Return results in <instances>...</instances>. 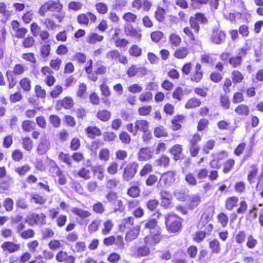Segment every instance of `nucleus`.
Segmentation results:
<instances>
[{
    "instance_id": "nucleus-1",
    "label": "nucleus",
    "mask_w": 263,
    "mask_h": 263,
    "mask_svg": "<svg viewBox=\"0 0 263 263\" xmlns=\"http://www.w3.org/2000/svg\"><path fill=\"white\" fill-rule=\"evenodd\" d=\"M165 225L168 231L172 233L178 232L182 227V219L174 214L165 216Z\"/></svg>"
},
{
    "instance_id": "nucleus-2",
    "label": "nucleus",
    "mask_w": 263,
    "mask_h": 263,
    "mask_svg": "<svg viewBox=\"0 0 263 263\" xmlns=\"http://www.w3.org/2000/svg\"><path fill=\"white\" fill-rule=\"evenodd\" d=\"M63 6L59 1L50 0L42 5L38 10L40 16L45 15L46 13L49 11L51 12H60L62 10Z\"/></svg>"
},
{
    "instance_id": "nucleus-3",
    "label": "nucleus",
    "mask_w": 263,
    "mask_h": 263,
    "mask_svg": "<svg viewBox=\"0 0 263 263\" xmlns=\"http://www.w3.org/2000/svg\"><path fill=\"white\" fill-rule=\"evenodd\" d=\"M139 165L137 163L132 162L129 163L124 167L123 173V179L126 181L131 180L137 172Z\"/></svg>"
},
{
    "instance_id": "nucleus-4",
    "label": "nucleus",
    "mask_w": 263,
    "mask_h": 263,
    "mask_svg": "<svg viewBox=\"0 0 263 263\" xmlns=\"http://www.w3.org/2000/svg\"><path fill=\"white\" fill-rule=\"evenodd\" d=\"M46 215L43 213L40 214L32 213L27 217L26 222L30 226H33L34 224L44 225L46 223Z\"/></svg>"
},
{
    "instance_id": "nucleus-5",
    "label": "nucleus",
    "mask_w": 263,
    "mask_h": 263,
    "mask_svg": "<svg viewBox=\"0 0 263 263\" xmlns=\"http://www.w3.org/2000/svg\"><path fill=\"white\" fill-rule=\"evenodd\" d=\"M226 37V33L224 31L214 28L210 36V41L213 44L219 45L225 42Z\"/></svg>"
},
{
    "instance_id": "nucleus-6",
    "label": "nucleus",
    "mask_w": 263,
    "mask_h": 263,
    "mask_svg": "<svg viewBox=\"0 0 263 263\" xmlns=\"http://www.w3.org/2000/svg\"><path fill=\"white\" fill-rule=\"evenodd\" d=\"M201 140L200 136L198 134L193 136L189 142V151L192 157H196L199 153L200 147L198 143Z\"/></svg>"
},
{
    "instance_id": "nucleus-7",
    "label": "nucleus",
    "mask_w": 263,
    "mask_h": 263,
    "mask_svg": "<svg viewBox=\"0 0 263 263\" xmlns=\"http://www.w3.org/2000/svg\"><path fill=\"white\" fill-rule=\"evenodd\" d=\"M147 70L144 67L140 66L137 65H132L127 71V74L128 77H133L137 74L138 76H143L146 74Z\"/></svg>"
},
{
    "instance_id": "nucleus-8",
    "label": "nucleus",
    "mask_w": 263,
    "mask_h": 263,
    "mask_svg": "<svg viewBox=\"0 0 263 263\" xmlns=\"http://www.w3.org/2000/svg\"><path fill=\"white\" fill-rule=\"evenodd\" d=\"M124 32L127 36H130L132 38L137 39L140 41L141 37V34L140 31H137L134 28L132 25L129 23H126L124 27Z\"/></svg>"
},
{
    "instance_id": "nucleus-9",
    "label": "nucleus",
    "mask_w": 263,
    "mask_h": 263,
    "mask_svg": "<svg viewBox=\"0 0 263 263\" xmlns=\"http://www.w3.org/2000/svg\"><path fill=\"white\" fill-rule=\"evenodd\" d=\"M154 153V149L151 147L141 148L138 153V160H148L153 157Z\"/></svg>"
},
{
    "instance_id": "nucleus-10",
    "label": "nucleus",
    "mask_w": 263,
    "mask_h": 263,
    "mask_svg": "<svg viewBox=\"0 0 263 263\" xmlns=\"http://www.w3.org/2000/svg\"><path fill=\"white\" fill-rule=\"evenodd\" d=\"M50 142L46 137H42L37 147V153L40 155H44L49 150Z\"/></svg>"
},
{
    "instance_id": "nucleus-11",
    "label": "nucleus",
    "mask_w": 263,
    "mask_h": 263,
    "mask_svg": "<svg viewBox=\"0 0 263 263\" xmlns=\"http://www.w3.org/2000/svg\"><path fill=\"white\" fill-rule=\"evenodd\" d=\"M157 224V221L155 219H152L146 222L144 227L145 229L149 230V233L160 234V228Z\"/></svg>"
},
{
    "instance_id": "nucleus-12",
    "label": "nucleus",
    "mask_w": 263,
    "mask_h": 263,
    "mask_svg": "<svg viewBox=\"0 0 263 263\" xmlns=\"http://www.w3.org/2000/svg\"><path fill=\"white\" fill-rule=\"evenodd\" d=\"M175 172L169 171L162 175L161 180L164 182L166 186H170L175 181Z\"/></svg>"
},
{
    "instance_id": "nucleus-13",
    "label": "nucleus",
    "mask_w": 263,
    "mask_h": 263,
    "mask_svg": "<svg viewBox=\"0 0 263 263\" xmlns=\"http://www.w3.org/2000/svg\"><path fill=\"white\" fill-rule=\"evenodd\" d=\"M160 234H151L147 236L144 238V243L149 246H154L158 243L161 240Z\"/></svg>"
},
{
    "instance_id": "nucleus-14",
    "label": "nucleus",
    "mask_w": 263,
    "mask_h": 263,
    "mask_svg": "<svg viewBox=\"0 0 263 263\" xmlns=\"http://www.w3.org/2000/svg\"><path fill=\"white\" fill-rule=\"evenodd\" d=\"M74 102L73 99L69 97L64 98L62 100L59 101L57 103V107L59 109L62 107L66 109H70L73 106Z\"/></svg>"
},
{
    "instance_id": "nucleus-15",
    "label": "nucleus",
    "mask_w": 263,
    "mask_h": 263,
    "mask_svg": "<svg viewBox=\"0 0 263 263\" xmlns=\"http://www.w3.org/2000/svg\"><path fill=\"white\" fill-rule=\"evenodd\" d=\"M2 248L4 251L7 250L9 253H11L19 250L21 246L13 242L5 241L2 244Z\"/></svg>"
},
{
    "instance_id": "nucleus-16",
    "label": "nucleus",
    "mask_w": 263,
    "mask_h": 263,
    "mask_svg": "<svg viewBox=\"0 0 263 263\" xmlns=\"http://www.w3.org/2000/svg\"><path fill=\"white\" fill-rule=\"evenodd\" d=\"M149 123L145 120H139L136 121L135 122V132L134 136L136 135L138 130L141 132H145L148 129Z\"/></svg>"
},
{
    "instance_id": "nucleus-17",
    "label": "nucleus",
    "mask_w": 263,
    "mask_h": 263,
    "mask_svg": "<svg viewBox=\"0 0 263 263\" xmlns=\"http://www.w3.org/2000/svg\"><path fill=\"white\" fill-rule=\"evenodd\" d=\"M85 132L88 137L91 139H94L96 136L102 134L101 130L97 126H88L86 128Z\"/></svg>"
},
{
    "instance_id": "nucleus-18",
    "label": "nucleus",
    "mask_w": 263,
    "mask_h": 263,
    "mask_svg": "<svg viewBox=\"0 0 263 263\" xmlns=\"http://www.w3.org/2000/svg\"><path fill=\"white\" fill-rule=\"evenodd\" d=\"M170 153L174 156V159L175 161L181 158V155L182 152V147L180 144H175L170 150Z\"/></svg>"
},
{
    "instance_id": "nucleus-19",
    "label": "nucleus",
    "mask_w": 263,
    "mask_h": 263,
    "mask_svg": "<svg viewBox=\"0 0 263 263\" xmlns=\"http://www.w3.org/2000/svg\"><path fill=\"white\" fill-rule=\"evenodd\" d=\"M209 248L211 249L212 252L214 254H219L221 251L220 244L217 239L210 241Z\"/></svg>"
},
{
    "instance_id": "nucleus-20",
    "label": "nucleus",
    "mask_w": 263,
    "mask_h": 263,
    "mask_svg": "<svg viewBox=\"0 0 263 263\" xmlns=\"http://www.w3.org/2000/svg\"><path fill=\"white\" fill-rule=\"evenodd\" d=\"M104 39L102 35H99L97 33H91L86 38V41L90 44H95L97 42H101Z\"/></svg>"
},
{
    "instance_id": "nucleus-21",
    "label": "nucleus",
    "mask_w": 263,
    "mask_h": 263,
    "mask_svg": "<svg viewBox=\"0 0 263 263\" xmlns=\"http://www.w3.org/2000/svg\"><path fill=\"white\" fill-rule=\"evenodd\" d=\"M97 118L103 122L108 121L111 118V112L107 110H99L97 113Z\"/></svg>"
},
{
    "instance_id": "nucleus-22",
    "label": "nucleus",
    "mask_w": 263,
    "mask_h": 263,
    "mask_svg": "<svg viewBox=\"0 0 263 263\" xmlns=\"http://www.w3.org/2000/svg\"><path fill=\"white\" fill-rule=\"evenodd\" d=\"M139 233V229L135 228L130 229L126 234L125 239L127 241H131L136 239Z\"/></svg>"
},
{
    "instance_id": "nucleus-23",
    "label": "nucleus",
    "mask_w": 263,
    "mask_h": 263,
    "mask_svg": "<svg viewBox=\"0 0 263 263\" xmlns=\"http://www.w3.org/2000/svg\"><path fill=\"white\" fill-rule=\"evenodd\" d=\"M186 255L181 251L177 252L173 257L174 263H187Z\"/></svg>"
},
{
    "instance_id": "nucleus-24",
    "label": "nucleus",
    "mask_w": 263,
    "mask_h": 263,
    "mask_svg": "<svg viewBox=\"0 0 263 263\" xmlns=\"http://www.w3.org/2000/svg\"><path fill=\"white\" fill-rule=\"evenodd\" d=\"M53 171L56 176L59 177L58 182L60 185H64L66 182V178L59 167H53Z\"/></svg>"
},
{
    "instance_id": "nucleus-25",
    "label": "nucleus",
    "mask_w": 263,
    "mask_h": 263,
    "mask_svg": "<svg viewBox=\"0 0 263 263\" xmlns=\"http://www.w3.org/2000/svg\"><path fill=\"white\" fill-rule=\"evenodd\" d=\"M235 112L239 115L247 116L249 114L250 110L247 105L240 104L235 108Z\"/></svg>"
},
{
    "instance_id": "nucleus-26",
    "label": "nucleus",
    "mask_w": 263,
    "mask_h": 263,
    "mask_svg": "<svg viewBox=\"0 0 263 263\" xmlns=\"http://www.w3.org/2000/svg\"><path fill=\"white\" fill-rule=\"evenodd\" d=\"M174 195L178 200L182 201L185 200L187 197V193L184 189L176 190L174 192Z\"/></svg>"
},
{
    "instance_id": "nucleus-27",
    "label": "nucleus",
    "mask_w": 263,
    "mask_h": 263,
    "mask_svg": "<svg viewBox=\"0 0 263 263\" xmlns=\"http://www.w3.org/2000/svg\"><path fill=\"white\" fill-rule=\"evenodd\" d=\"M72 212L74 214L82 218L88 217L90 216L91 215L89 211H85L84 210L78 208H73L72 210Z\"/></svg>"
},
{
    "instance_id": "nucleus-28",
    "label": "nucleus",
    "mask_w": 263,
    "mask_h": 263,
    "mask_svg": "<svg viewBox=\"0 0 263 263\" xmlns=\"http://www.w3.org/2000/svg\"><path fill=\"white\" fill-rule=\"evenodd\" d=\"M101 223L102 220L101 219H95L88 227L89 232L93 233L98 231Z\"/></svg>"
},
{
    "instance_id": "nucleus-29",
    "label": "nucleus",
    "mask_w": 263,
    "mask_h": 263,
    "mask_svg": "<svg viewBox=\"0 0 263 263\" xmlns=\"http://www.w3.org/2000/svg\"><path fill=\"white\" fill-rule=\"evenodd\" d=\"M23 129L25 132H30L35 128V124L33 121L25 120L22 124Z\"/></svg>"
},
{
    "instance_id": "nucleus-30",
    "label": "nucleus",
    "mask_w": 263,
    "mask_h": 263,
    "mask_svg": "<svg viewBox=\"0 0 263 263\" xmlns=\"http://www.w3.org/2000/svg\"><path fill=\"white\" fill-rule=\"evenodd\" d=\"M111 205L114 212L119 211L122 213L124 210V206L122 201L118 199L112 202Z\"/></svg>"
},
{
    "instance_id": "nucleus-31",
    "label": "nucleus",
    "mask_w": 263,
    "mask_h": 263,
    "mask_svg": "<svg viewBox=\"0 0 263 263\" xmlns=\"http://www.w3.org/2000/svg\"><path fill=\"white\" fill-rule=\"evenodd\" d=\"M150 253V250L147 246H141L138 248L135 256L137 257L145 256Z\"/></svg>"
},
{
    "instance_id": "nucleus-32",
    "label": "nucleus",
    "mask_w": 263,
    "mask_h": 263,
    "mask_svg": "<svg viewBox=\"0 0 263 263\" xmlns=\"http://www.w3.org/2000/svg\"><path fill=\"white\" fill-rule=\"evenodd\" d=\"M170 161V159L168 157L163 155L155 160V164L158 166L166 167L168 165Z\"/></svg>"
},
{
    "instance_id": "nucleus-33",
    "label": "nucleus",
    "mask_w": 263,
    "mask_h": 263,
    "mask_svg": "<svg viewBox=\"0 0 263 263\" xmlns=\"http://www.w3.org/2000/svg\"><path fill=\"white\" fill-rule=\"evenodd\" d=\"M13 183L12 179L8 176L4 179L1 178L0 179V187L3 189L6 190H8L9 186Z\"/></svg>"
},
{
    "instance_id": "nucleus-34",
    "label": "nucleus",
    "mask_w": 263,
    "mask_h": 263,
    "mask_svg": "<svg viewBox=\"0 0 263 263\" xmlns=\"http://www.w3.org/2000/svg\"><path fill=\"white\" fill-rule=\"evenodd\" d=\"M20 85L25 91H29L31 90V81L28 78L22 79L20 82Z\"/></svg>"
},
{
    "instance_id": "nucleus-35",
    "label": "nucleus",
    "mask_w": 263,
    "mask_h": 263,
    "mask_svg": "<svg viewBox=\"0 0 263 263\" xmlns=\"http://www.w3.org/2000/svg\"><path fill=\"white\" fill-rule=\"evenodd\" d=\"M238 201V199L236 197L229 198L226 202V209L229 210H232L236 205Z\"/></svg>"
},
{
    "instance_id": "nucleus-36",
    "label": "nucleus",
    "mask_w": 263,
    "mask_h": 263,
    "mask_svg": "<svg viewBox=\"0 0 263 263\" xmlns=\"http://www.w3.org/2000/svg\"><path fill=\"white\" fill-rule=\"evenodd\" d=\"M154 134L157 138L167 136V132L162 126H159L155 128Z\"/></svg>"
},
{
    "instance_id": "nucleus-37",
    "label": "nucleus",
    "mask_w": 263,
    "mask_h": 263,
    "mask_svg": "<svg viewBox=\"0 0 263 263\" xmlns=\"http://www.w3.org/2000/svg\"><path fill=\"white\" fill-rule=\"evenodd\" d=\"M195 173L198 179H204L208 176L209 171L206 168H202L196 170Z\"/></svg>"
},
{
    "instance_id": "nucleus-38",
    "label": "nucleus",
    "mask_w": 263,
    "mask_h": 263,
    "mask_svg": "<svg viewBox=\"0 0 263 263\" xmlns=\"http://www.w3.org/2000/svg\"><path fill=\"white\" fill-rule=\"evenodd\" d=\"M128 52L130 55L138 57L142 54V49L137 45H133L129 48Z\"/></svg>"
},
{
    "instance_id": "nucleus-39",
    "label": "nucleus",
    "mask_w": 263,
    "mask_h": 263,
    "mask_svg": "<svg viewBox=\"0 0 263 263\" xmlns=\"http://www.w3.org/2000/svg\"><path fill=\"white\" fill-rule=\"evenodd\" d=\"M185 91L186 90H184L182 87H177L173 92L172 96L173 98L178 101H181Z\"/></svg>"
},
{
    "instance_id": "nucleus-40",
    "label": "nucleus",
    "mask_w": 263,
    "mask_h": 263,
    "mask_svg": "<svg viewBox=\"0 0 263 263\" xmlns=\"http://www.w3.org/2000/svg\"><path fill=\"white\" fill-rule=\"evenodd\" d=\"M201 104L200 100L193 98L187 101L185 104V107L186 108H192L199 106Z\"/></svg>"
},
{
    "instance_id": "nucleus-41",
    "label": "nucleus",
    "mask_w": 263,
    "mask_h": 263,
    "mask_svg": "<svg viewBox=\"0 0 263 263\" xmlns=\"http://www.w3.org/2000/svg\"><path fill=\"white\" fill-rule=\"evenodd\" d=\"M113 223L111 220H107L103 223L104 228L102 230L103 235L108 234L113 227Z\"/></svg>"
},
{
    "instance_id": "nucleus-42",
    "label": "nucleus",
    "mask_w": 263,
    "mask_h": 263,
    "mask_svg": "<svg viewBox=\"0 0 263 263\" xmlns=\"http://www.w3.org/2000/svg\"><path fill=\"white\" fill-rule=\"evenodd\" d=\"M165 11L162 8L159 7L155 13V17L157 21L162 22L165 18Z\"/></svg>"
},
{
    "instance_id": "nucleus-43",
    "label": "nucleus",
    "mask_w": 263,
    "mask_h": 263,
    "mask_svg": "<svg viewBox=\"0 0 263 263\" xmlns=\"http://www.w3.org/2000/svg\"><path fill=\"white\" fill-rule=\"evenodd\" d=\"M120 53L118 50L116 49L112 50L107 53L106 57L108 60L111 61H115L118 60L120 57Z\"/></svg>"
},
{
    "instance_id": "nucleus-44",
    "label": "nucleus",
    "mask_w": 263,
    "mask_h": 263,
    "mask_svg": "<svg viewBox=\"0 0 263 263\" xmlns=\"http://www.w3.org/2000/svg\"><path fill=\"white\" fill-rule=\"evenodd\" d=\"M189 199L191 202L192 208H195L197 206L201 201L200 197L197 194L190 195Z\"/></svg>"
},
{
    "instance_id": "nucleus-45",
    "label": "nucleus",
    "mask_w": 263,
    "mask_h": 263,
    "mask_svg": "<svg viewBox=\"0 0 263 263\" xmlns=\"http://www.w3.org/2000/svg\"><path fill=\"white\" fill-rule=\"evenodd\" d=\"M42 23L46 25V27L49 30H54L57 27L54 21L50 18H46L41 20Z\"/></svg>"
},
{
    "instance_id": "nucleus-46",
    "label": "nucleus",
    "mask_w": 263,
    "mask_h": 263,
    "mask_svg": "<svg viewBox=\"0 0 263 263\" xmlns=\"http://www.w3.org/2000/svg\"><path fill=\"white\" fill-rule=\"evenodd\" d=\"M187 49L186 48L182 47L176 50L174 56L178 59H183L187 55Z\"/></svg>"
},
{
    "instance_id": "nucleus-47",
    "label": "nucleus",
    "mask_w": 263,
    "mask_h": 263,
    "mask_svg": "<svg viewBox=\"0 0 263 263\" xmlns=\"http://www.w3.org/2000/svg\"><path fill=\"white\" fill-rule=\"evenodd\" d=\"M235 164V161L233 159L228 160L223 164V172L228 173L233 168Z\"/></svg>"
},
{
    "instance_id": "nucleus-48",
    "label": "nucleus",
    "mask_w": 263,
    "mask_h": 263,
    "mask_svg": "<svg viewBox=\"0 0 263 263\" xmlns=\"http://www.w3.org/2000/svg\"><path fill=\"white\" fill-rule=\"evenodd\" d=\"M6 76L9 82V88L11 89L13 88L16 85V82L15 78L13 76L12 71H7L6 72Z\"/></svg>"
},
{
    "instance_id": "nucleus-49",
    "label": "nucleus",
    "mask_w": 263,
    "mask_h": 263,
    "mask_svg": "<svg viewBox=\"0 0 263 263\" xmlns=\"http://www.w3.org/2000/svg\"><path fill=\"white\" fill-rule=\"evenodd\" d=\"M23 146L26 151H30L33 147V141L29 137L23 138Z\"/></svg>"
},
{
    "instance_id": "nucleus-50",
    "label": "nucleus",
    "mask_w": 263,
    "mask_h": 263,
    "mask_svg": "<svg viewBox=\"0 0 263 263\" xmlns=\"http://www.w3.org/2000/svg\"><path fill=\"white\" fill-rule=\"evenodd\" d=\"M59 158L60 160L66 163L68 166H71L72 160L69 154H66L63 152H61L59 155Z\"/></svg>"
},
{
    "instance_id": "nucleus-51",
    "label": "nucleus",
    "mask_w": 263,
    "mask_h": 263,
    "mask_svg": "<svg viewBox=\"0 0 263 263\" xmlns=\"http://www.w3.org/2000/svg\"><path fill=\"white\" fill-rule=\"evenodd\" d=\"M51 48L49 44H46L43 45L41 49V55L44 59H46L50 54Z\"/></svg>"
},
{
    "instance_id": "nucleus-52",
    "label": "nucleus",
    "mask_w": 263,
    "mask_h": 263,
    "mask_svg": "<svg viewBox=\"0 0 263 263\" xmlns=\"http://www.w3.org/2000/svg\"><path fill=\"white\" fill-rule=\"evenodd\" d=\"M215 142L214 140H209L203 146L202 151L205 154H208L210 150H212L215 145Z\"/></svg>"
},
{
    "instance_id": "nucleus-53",
    "label": "nucleus",
    "mask_w": 263,
    "mask_h": 263,
    "mask_svg": "<svg viewBox=\"0 0 263 263\" xmlns=\"http://www.w3.org/2000/svg\"><path fill=\"white\" fill-rule=\"evenodd\" d=\"M258 243L257 239H255L252 235H250L247 237L246 246L249 249H254Z\"/></svg>"
},
{
    "instance_id": "nucleus-54",
    "label": "nucleus",
    "mask_w": 263,
    "mask_h": 263,
    "mask_svg": "<svg viewBox=\"0 0 263 263\" xmlns=\"http://www.w3.org/2000/svg\"><path fill=\"white\" fill-rule=\"evenodd\" d=\"M92 210L95 213L102 214L105 211V208L101 202H97L93 205Z\"/></svg>"
},
{
    "instance_id": "nucleus-55",
    "label": "nucleus",
    "mask_w": 263,
    "mask_h": 263,
    "mask_svg": "<svg viewBox=\"0 0 263 263\" xmlns=\"http://www.w3.org/2000/svg\"><path fill=\"white\" fill-rule=\"evenodd\" d=\"M135 218L133 217H128L122 220L121 226L124 228H130L134 224Z\"/></svg>"
},
{
    "instance_id": "nucleus-56",
    "label": "nucleus",
    "mask_w": 263,
    "mask_h": 263,
    "mask_svg": "<svg viewBox=\"0 0 263 263\" xmlns=\"http://www.w3.org/2000/svg\"><path fill=\"white\" fill-rule=\"evenodd\" d=\"M232 79L234 83H238L243 79V76L239 71L234 70L232 72Z\"/></svg>"
},
{
    "instance_id": "nucleus-57",
    "label": "nucleus",
    "mask_w": 263,
    "mask_h": 263,
    "mask_svg": "<svg viewBox=\"0 0 263 263\" xmlns=\"http://www.w3.org/2000/svg\"><path fill=\"white\" fill-rule=\"evenodd\" d=\"M31 168L27 165H25L21 167H16L15 172L20 176H24L30 170Z\"/></svg>"
},
{
    "instance_id": "nucleus-58",
    "label": "nucleus",
    "mask_w": 263,
    "mask_h": 263,
    "mask_svg": "<svg viewBox=\"0 0 263 263\" xmlns=\"http://www.w3.org/2000/svg\"><path fill=\"white\" fill-rule=\"evenodd\" d=\"M39 246V243L37 240L30 241L27 245L29 251L31 253H34L36 251V249Z\"/></svg>"
},
{
    "instance_id": "nucleus-59",
    "label": "nucleus",
    "mask_w": 263,
    "mask_h": 263,
    "mask_svg": "<svg viewBox=\"0 0 263 263\" xmlns=\"http://www.w3.org/2000/svg\"><path fill=\"white\" fill-rule=\"evenodd\" d=\"M152 109L151 105L140 107L138 108V112L141 116H146L149 114Z\"/></svg>"
},
{
    "instance_id": "nucleus-60",
    "label": "nucleus",
    "mask_w": 263,
    "mask_h": 263,
    "mask_svg": "<svg viewBox=\"0 0 263 263\" xmlns=\"http://www.w3.org/2000/svg\"><path fill=\"white\" fill-rule=\"evenodd\" d=\"M120 181L119 180L114 178L109 179L106 182V187L110 190L115 189L119 183Z\"/></svg>"
},
{
    "instance_id": "nucleus-61",
    "label": "nucleus",
    "mask_w": 263,
    "mask_h": 263,
    "mask_svg": "<svg viewBox=\"0 0 263 263\" xmlns=\"http://www.w3.org/2000/svg\"><path fill=\"white\" fill-rule=\"evenodd\" d=\"M220 102L221 105L224 109H229L230 107V102L229 98L226 95L220 96Z\"/></svg>"
},
{
    "instance_id": "nucleus-62",
    "label": "nucleus",
    "mask_w": 263,
    "mask_h": 263,
    "mask_svg": "<svg viewBox=\"0 0 263 263\" xmlns=\"http://www.w3.org/2000/svg\"><path fill=\"white\" fill-rule=\"evenodd\" d=\"M159 202L156 199H152L147 201L146 203L147 208L150 211L155 210L158 206Z\"/></svg>"
},
{
    "instance_id": "nucleus-63",
    "label": "nucleus",
    "mask_w": 263,
    "mask_h": 263,
    "mask_svg": "<svg viewBox=\"0 0 263 263\" xmlns=\"http://www.w3.org/2000/svg\"><path fill=\"white\" fill-rule=\"evenodd\" d=\"M229 62V63L235 68L238 67L242 63L241 59L237 56L230 58Z\"/></svg>"
},
{
    "instance_id": "nucleus-64",
    "label": "nucleus",
    "mask_w": 263,
    "mask_h": 263,
    "mask_svg": "<svg viewBox=\"0 0 263 263\" xmlns=\"http://www.w3.org/2000/svg\"><path fill=\"white\" fill-rule=\"evenodd\" d=\"M49 121L55 127H59L61 125V120L57 115H50L49 117Z\"/></svg>"
}]
</instances>
